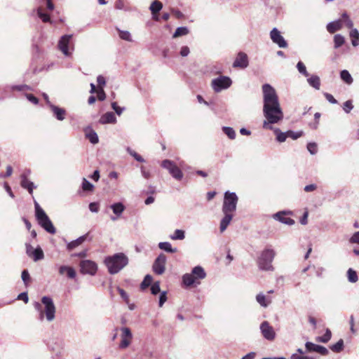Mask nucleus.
I'll return each instance as SVG.
<instances>
[{"label": "nucleus", "instance_id": "f257e3e1", "mask_svg": "<svg viewBox=\"0 0 359 359\" xmlns=\"http://www.w3.org/2000/svg\"><path fill=\"white\" fill-rule=\"evenodd\" d=\"M262 91L263 114L266 118L263 122V128L273 130L271 125L283 119V112L275 89L270 84L266 83L262 86Z\"/></svg>", "mask_w": 359, "mask_h": 359}, {"label": "nucleus", "instance_id": "f03ea898", "mask_svg": "<svg viewBox=\"0 0 359 359\" xmlns=\"http://www.w3.org/2000/svg\"><path fill=\"white\" fill-rule=\"evenodd\" d=\"M41 303L44 305V310L42 309V306L39 302L34 304V309L39 312V319L42 321L44 318L48 322H52L55 318V306L51 297L44 296L41 298Z\"/></svg>", "mask_w": 359, "mask_h": 359}, {"label": "nucleus", "instance_id": "7ed1b4c3", "mask_svg": "<svg viewBox=\"0 0 359 359\" xmlns=\"http://www.w3.org/2000/svg\"><path fill=\"white\" fill-rule=\"evenodd\" d=\"M104 263L109 273L110 274H116L128 264V258L125 254L118 252L112 256L107 257L104 259Z\"/></svg>", "mask_w": 359, "mask_h": 359}, {"label": "nucleus", "instance_id": "20e7f679", "mask_svg": "<svg viewBox=\"0 0 359 359\" xmlns=\"http://www.w3.org/2000/svg\"><path fill=\"white\" fill-rule=\"evenodd\" d=\"M35 216L39 224L48 233L55 234L56 229L48 216L41 208L36 201L34 200Z\"/></svg>", "mask_w": 359, "mask_h": 359}, {"label": "nucleus", "instance_id": "39448f33", "mask_svg": "<svg viewBox=\"0 0 359 359\" xmlns=\"http://www.w3.org/2000/svg\"><path fill=\"white\" fill-rule=\"evenodd\" d=\"M276 252L271 248L264 250L257 259L259 269L263 271H273L272 262L275 257Z\"/></svg>", "mask_w": 359, "mask_h": 359}, {"label": "nucleus", "instance_id": "423d86ee", "mask_svg": "<svg viewBox=\"0 0 359 359\" xmlns=\"http://www.w3.org/2000/svg\"><path fill=\"white\" fill-rule=\"evenodd\" d=\"M206 276V273L201 266H196L193 268L191 273H185L182 276V282L183 283L189 287L195 283L198 280H201L205 278Z\"/></svg>", "mask_w": 359, "mask_h": 359}, {"label": "nucleus", "instance_id": "0eeeda50", "mask_svg": "<svg viewBox=\"0 0 359 359\" xmlns=\"http://www.w3.org/2000/svg\"><path fill=\"white\" fill-rule=\"evenodd\" d=\"M238 197L234 192L226 191L224 194V203L222 206L223 213L233 212L236 209Z\"/></svg>", "mask_w": 359, "mask_h": 359}, {"label": "nucleus", "instance_id": "6e6552de", "mask_svg": "<svg viewBox=\"0 0 359 359\" xmlns=\"http://www.w3.org/2000/svg\"><path fill=\"white\" fill-rule=\"evenodd\" d=\"M72 39V34H65L61 36L58 41V49L65 55L70 56L74 50V46L71 41Z\"/></svg>", "mask_w": 359, "mask_h": 359}, {"label": "nucleus", "instance_id": "1a4fd4ad", "mask_svg": "<svg viewBox=\"0 0 359 359\" xmlns=\"http://www.w3.org/2000/svg\"><path fill=\"white\" fill-rule=\"evenodd\" d=\"M162 168L166 169L173 178L177 180H181L183 177L182 170L177 166L175 162L171 160L165 159L161 162Z\"/></svg>", "mask_w": 359, "mask_h": 359}, {"label": "nucleus", "instance_id": "9d476101", "mask_svg": "<svg viewBox=\"0 0 359 359\" xmlns=\"http://www.w3.org/2000/svg\"><path fill=\"white\" fill-rule=\"evenodd\" d=\"M231 80L229 77L221 76L212 81V87L217 93L229 88L231 85Z\"/></svg>", "mask_w": 359, "mask_h": 359}, {"label": "nucleus", "instance_id": "9b49d317", "mask_svg": "<svg viewBox=\"0 0 359 359\" xmlns=\"http://www.w3.org/2000/svg\"><path fill=\"white\" fill-rule=\"evenodd\" d=\"M121 341L118 345L120 349L127 348L131 344L133 335L130 329L128 327H122L120 328Z\"/></svg>", "mask_w": 359, "mask_h": 359}, {"label": "nucleus", "instance_id": "f8f14e48", "mask_svg": "<svg viewBox=\"0 0 359 359\" xmlns=\"http://www.w3.org/2000/svg\"><path fill=\"white\" fill-rule=\"evenodd\" d=\"M80 271L83 274H89L94 276L97 270V265L91 260L86 259L80 262Z\"/></svg>", "mask_w": 359, "mask_h": 359}, {"label": "nucleus", "instance_id": "ddd939ff", "mask_svg": "<svg viewBox=\"0 0 359 359\" xmlns=\"http://www.w3.org/2000/svg\"><path fill=\"white\" fill-rule=\"evenodd\" d=\"M166 260V256L163 253L157 257L153 264V271L155 273L161 275L164 273Z\"/></svg>", "mask_w": 359, "mask_h": 359}, {"label": "nucleus", "instance_id": "4468645a", "mask_svg": "<svg viewBox=\"0 0 359 359\" xmlns=\"http://www.w3.org/2000/svg\"><path fill=\"white\" fill-rule=\"evenodd\" d=\"M260 330L264 339L273 341L276 337V332L272 326L267 321H264L260 325Z\"/></svg>", "mask_w": 359, "mask_h": 359}, {"label": "nucleus", "instance_id": "2eb2a0df", "mask_svg": "<svg viewBox=\"0 0 359 359\" xmlns=\"http://www.w3.org/2000/svg\"><path fill=\"white\" fill-rule=\"evenodd\" d=\"M270 37L271 41L277 44L279 48H285L287 47V43L280 34V31L277 28H273L270 32Z\"/></svg>", "mask_w": 359, "mask_h": 359}, {"label": "nucleus", "instance_id": "dca6fc26", "mask_svg": "<svg viewBox=\"0 0 359 359\" xmlns=\"http://www.w3.org/2000/svg\"><path fill=\"white\" fill-rule=\"evenodd\" d=\"M248 55L243 52H240L233 63V67L245 69L248 66Z\"/></svg>", "mask_w": 359, "mask_h": 359}, {"label": "nucleus", "instance_id": "f3484780", "mask_svg": "<svg viewBox=\"0 0 359 359\" xmlns=\"http://www.w3.org/2000/svg\"><path fill=\"white\" fill-rule=\"evenodd\" d=\"M305 346L306 351L309 352H316L323 355H326L329 353L328 350L325 347L320 345L315 344L312 342H306Z\"/></svg>", "mask_w": 359, "mask_h": 359}, {"label": "nucleus", "instance_id": "a211bd4d", "mask_svg": "<svg viewBox=\"0 0 359 359\" xmlns=\"http://www.w3.org/2000/svg\"><path fill=\"white\" fill-rule=\"evenodd\" d=\"M110 208L112 210L113 212L116 215V217H111V219L115 221L118 217H121L123 211L125 210L124 205L121 203H115L110 205Z\"/></svg>", "mask_w": 359, "mask_h": 359}, {"label": "nucleus", "instance_id": "6ab92c4d", "mask_svg": "<svg viewBox=\"0 0 359 359\" xmlns=\"http://www.w3.org/2000/svg\"><path fill=\"white\" fill-rule=\"evenodd\" d=\"M20 185L22 188L27 189L30 194H32L34 189L36 188L34 184L27 179L26 173L21 175Z\"/></svg>", "mask_w": 359, "mask_h": 359}, {"label": "nucleus", "instance_id": "aec40b11", "mask_svg": "<svg viewBox=\"0 0 359 359\" xmlns=\"http://www.w3.org/2000/svg\"><path fill=\"white\" fill-rule=\"evenodd\" d=\"M287 214L286 212L282 211L278 212L273 215V218L281 223L287 224V225H293L294 224V220L290 217H285V215Z\"/></svg>", "mask_w": 359, "mask_h": 359}, {"label": "nucleus", "instance_id": "412c9836", "mask_svg": "<svg viewBox=\"0 0 359 359\" xmlns=\"http://www.w3.org/2000/svg\"><path fill=\"white\" fill-rule=\"evenodd\" d=\"M89 233H87L86 234L80 236L79 238H76L74 241H72L67 244V249L69 251H72V250L75 249L78 246L81 245L83 242H85L88 237Z\"/></svg>", "mask_w": 359, "mask_h": 359}, {"label": "nucleus", "instance_id": "4be33fe9", "mask_svg": "<svg viewBox=\"0 0 359 359\" xmlns=\"http://www.w3.org/2000/svg\"><path fill=\"white\" fill-rule=\"evenodd\" d=\"M49 107L53 111L54 116L58 121H63L65 118L66 111L63 108H60L53 104H50Z\"/></svg>", "mask_w": 359, "mask_h": 359}, {"label": "nucleus", "instance_id": "5701e85b", "mask_svg": "<svg viewBox=\"0 0 359 359\" xmlns=\"http://www.w3.org/2000/svg\"><path fill=\"white\" fill-rule=\"evenodd\" d=\"M59 273L60 275L67 273V276L70 279L75 278L76 276V271L73 267L65 265H62L59 267Z\"/></svg>", "mask_w": 359, "mask_h": 359}, {"label": "nucleus", "instance_id": "b1692460", "mask_svg": "<svg viewBox=\"0 0 359 359\" xmlns=\"http://www.w3.org/2000/svg\"><path fill=\"white\" fill-rule=\"evenodd\" d=\"M116 118L113 112H107L100 118V123L102 124L115 123Z\"/></svg>", "mask_w": 359, "mask_h": 359}, {"label": "nucleus", "instance_id": "393cba45", "mask_svg": "<svg viewBox=\"0 0 359 359\" xmlns=\"http://www.w3.org/2000/svg\"><path fill=\"white\" fill-rule=\"evenodd\" d=\"M224 214V217L222 219L220 222L219 229L221 232H224L226 229L233 217L232 212H226Z\"/></svg>", "mask_w": 359, "mask_h": 359}, {"label": "nucleus", "instance_id": "a878e982", "mask_svg": "<svg viewBox=\"0 0 359 359\" xmlns=\"http://www.w3.org/2000/svg\"><path fill=\"white\" fill-rule=\"evenodd\" d=\"M341 27H342L341 20L331 22L327 25V30L331 34H333V33L336 32L337 31L340 30L341 29Z\"/></svg>", "mask_w": 359, "mask_h": 359}, {"label": "nucleus", "instance_id": "bb28decb", "mask_svg": "<svg viewBox=\"0 0 359 359\" xmlns=\"http://www.w3.org/2000/svg\"><path fill=\"white\" fill-rule=\"evenodd\" d=\"M307 81L309 84L314 88L316 90L320 89V80L319 76L316 75H312L311 77L308 78Z\"/></svg>", "mask_w": 359, "mask_h": 359}, {"label": "nucleus", "instance_id": "cd10ccee", "mask_svg": "<svg viewBox=\"0 0 359 359\" xmlns=\"http://www.w3.org/2000/svg\"><path fill=\"white\" fill-rule=\"evenodd\" d=\"M163 8V4L158 0H154L150 5L149 9L153 15L158 13Z\"/></svg>", "mask_w": 359, "mask_h": 359}, {"label": "nucleus", "instance_id": "c85d7f7f", "mask_svg": "<svg viewBox=\"0 0 359 359\" xmlns=\"http://www.w3.org/2000/svg\"><path fill=\"white\" fill-rule=\"evenodd\" d=\"M31 257L33 258L34 262H37L43 259L44 254L42 249L40 247L35 248L34 250H32V255Z\"/></svg>", "mask_w": 359, "mask_h": 359}, {"label": "nucleus", "instance_id": "c756f323", "mask_svg": "<svg viewBox=\"0 0 359 359\" xmlns=\"http://www.w3.org/2000/svg\"><path fill=\"white\" fill-rule=\"evenodd\" d=\"M273 130L274 131V133L276 135V140L278 142H284L288 137L287 132L283 133L279 128H273Z\"/></svg>", "mask_w": 359, "mask_h": 359}, {"label": "nucleus", "instance_id": "7c9ffc66", "mask_svg": "<svg viewBox=\"0 0 359 359\" xmlns=\"http://www.w3.org/2000/svg\"><path fill=\"white\" fill-rule=\"evenodd\" d=\"M158 248L167 252L174 253L177 252L176 248H172L169 242H161L158 243Z\"/></svg>", "mask_w": 359, "mask_h": 359}, {"label": "nucleus", "instance_id": "2f4dec72", "mask_svg": "<svg viewBox=\"0 0 359 359\" xmlns=\"http://www.w3.org/2000/svg\"><path fill=\"white\" fill-rule=\"evenodd\" d=\"M256 299H257V302L262 306H264V307H266L268 306V305L271 303V299H267L266 297V296L262 294V293H260V294H258L256 297Z\"/></svg>", "mask_w": 359, "mask_h": 359}, {"label": "nucleus", "instance_id": "473e14b6", "mask_svg": "<svg viewBox=\"0 0 359 359\" xmlns=\"http://www.w3.org/2000/svg\"><path fill=\"white\" fill-rule=\"evenodd\" d=\"M340 77L341 80H343L348 85L351 84L353 81V79L350 73L348 72V71L345 69L341 71Z\"/></svg>", "mask_w": 359, "mask_h": 359}, {"label": "nucleus", "instance_id": "72a5a7b5", "mask_svg": "<svg viewBox=\"0 0 359 359\" xmlns=\"http://www.w3.org/2000/svg\"><path fill=\"white\" fill-rule=\"evenodd\" d=\"M86 137L90 143L93 144H95L99 142L98 135L93 130H90L88 133H86Z\"/></svg>", "mask_w": 359, "mask_h": 359}, {"label": "nucleus", "instance_id": "f704fd0d", "mask_svg": "<svg viewBox=\"0 0 359 359\" xmlns=\"http://www.w3.org/2000/svg\"><path fill=\"white\" fill-rule=\"evenodd\" d=\"M189 29L187 27H177L174 32L172 37L177 38L182 36H185L189 34Z\"/></svg>", "mask_w": 359, "mask_h": 359}, {"label": "nucleus", "instance_id": "c9c22d12", "mask_svg": "<svg viewBox=\"0 0 359 359\" xmlns=\"http://www.w3.org/2000/svg\"><path fill=\"white\" fill-rule=\"evenodd\" d=\"M172 240H183L185 238V232L181 229H176L174 233L170 236Z\"/></svg>", "mask_w": 359, "mask_h": 359}, {"label": "nucleus", "instance_id": "e433bc0d", "mask_svg": "<svg viewBox=\"0 0 359 359\" xmlns=\"http://www.w3.org/2000/svg\"><path fill=\"white\" fill-rule=\"evenodd\" d=\"M347 278L348 281L352 283H356L358 280L356 271L352 269L347 271Z\"/></svg>", "mask_w": 359, "mask_h": 359}, {"label": "nucleus", "instance_id": "4c0bfd02", "mask_svg": "<svg viewBox=\"0 0 359 359\" xmlns=\"http://www.w3.org/2000/svg\"><path fill=\"white\" fill-rule=\"evenodd\" d=\"M118 32L119 37L126 41H132V36L128 31L121 30L119 28H116Z\"/></svg>", "mask_w": 359, "mask_h": 359}, {"label": "nucleus", "instance_id": "58836bf2", "mask_svg": "<svg viewBox=\"0 0 359 359\" xmlns=\"http://www.w3.org/2000/svg\"><path fill=\"white\" fill-rule=\"evenodd\" d=\"M345 42L344 37L341 34H336L334 36V48H338L341 47Z\"/></svg>", "mask_w": 359, "mask_h": 359}, {"label": "nucleus", "instance_id": "ea45409f", "mask_svg": "<svg viewBox=\"0 0 359 359\" xmlns=\"http://www.w3.org/2000/svg\"><path fill=\"white\" fill-rule=\"evenodd\" d=\"M344 348V341L343 339H339L336 344L332 345L330 346V349L335 353H339L343 350Z\"/></svg>", "mask_w": 359, "mask_h": 359}, {"label": "nucleus", "instance_id": "a19ab883", "mask_svg": "<svg viewBox=\"0 0 359 359\" xmlns=\"http://www.w3.org/2000/svg\"><path fill=\"white\" fill-rule=\"evenodd\" d=\"M37 15H38L39 18H40L43 22H50L51 23L50 15L47 13H43L41 8H39L37 9Z\"/></svg>", "mask_w": 359, "mask_h": 359}, {"label": "nucleus", "instance_id": "79ce46f5", "mask_svg": "<svg viewBox=\"0 0 359 359\" xmlns=\"http://www.w3.org/2000/svg\"><path fill=\"white\" fill-rule=\"evenodd\" d=\"M222 130L225 135L231 140H233L236 137V133L233 128L224 126L222 128Z\"/></svg>", "mask_w": 359, "mask_h": 359}, {"label": "nucleus", "instance_id": "37998d69", "mask_svg": "<svg viewBox=\"0 0 359 359\" xmlns=\"http://www.w3.org/2000/svg\"><path fill=\"white\" fill-rule=\"evenodd\" d=\"M332 333L331 331L327 328L325 330V333L323 336L318 337V341L323 343H327L331 339Z\"/></svg>", "mask_w": 359, "mask_h": 359}, {"label": "nucleus", "instance_id": "c03bdc74", "mask_svg": "<svg viewBox=\"0 0 359 359\" xmlns=\"http://www.w3.org/2000/svg\"><path fill=\"white\" fill-rule=\"evenodd\" d=\"M297 68L300 74H302V75H304V76L308 77L309 76V74L306 70V66L304 65V64L302 62H301V61L298 62V63L297 64Z\"/></svg>", "mask_w": 359, "mask_h": 359}, {"label": "nucleus", "instance_id": "a18cd8bd", "mask_svg": "<svg viewBox=\"0 0 359 359\" xmlns=\"http://www.w3.org/2000/svg\"><path fill=\"white\" fill-rule=\"evenodd\" d=\"M152 282V277L150 275H147L143 281L142 282L140 287L142 290H144L145 288L148 287Z\"/></svg>", "mask_w": 359, "mask_h": 359}, {"label": "nucleus", "instance_id": "49530a36", "mask_svg": "<svg viewBox=\"0 0 359 359\" xmlns=\"http://www.w3.org/2000/svg\"><path fill=\"white\" fill-rule=\"evenodd\" d=\"M341 18H342L341 21L344 20L346 26L348 28L352 29V27L353 26V23L352 20L348 18L347 13H344L341 15Z\"/></svg>", "mask_w": 359, "mask_h": 359}, {"label": "nucleus", "instance_id": "de8ad7c7", "mask_svg": "<svg viewBox=\"0 0 359 359\" xmlns=\"http://www.w3.org/2000/svg\"><path fill=\"white\" fill-rule=\"evenodd\" d=\"M93 187H93V184H91L86 179L83 178V182H82V189L83 191H90L93 189Z\"/></svg>", "mask_w": 359, "mask_h": 359}, {"label": "nucleus", "instance_id": "09e8293b", "mask_svg": "<svg viewBox=\"0 0 359 359\" xmlns=\"http://www.w3.org/2000/svg\"><path fill=\"white\" fill-rule=\"evenodd\" d=\"M12 90H18V91H23V90H31V88L27 85H14L11 87Z\"/></svg>", "mask_w": 359, "mask_h": 359}, {"label": "nucleus", "instance_id": "8fccbe9b", "mask_svg": "<svg viewBox=\"0 0 359 359\" xmlns=\"http://www.w3.org/2000/svg\"><path fill=\"white\" fill-rule=\"evenodd\" d=\"M307 149L311 154L314 155L318 151L317 144L314 142H310L307 144Z\"/></svg>", "mask_w": 359, "mask_h": 359}, {"label": "nucleus", "instance_id": "3c124183", "mask_svg": "<svg viewBox=\"0 0 359 359\" xmlns=\"http://www.w3.org/2000/svg\"><path fill=\"white\" fill-rule=\"evenodd\" d=\"M353 108L351 100H347L344 103L343 109L346 113H349Z\"/></svg>", "mask_w": 359, "mask_h": 359}, {"label": "nucleus", "instance_id": "603ef678", "mask_svg": "<svg viewBox=\"0 0 359 359\" xmlns=\"http://www.w3.org/2000/svg\"><path fill=\"white\" fill-rule=\"evenodd\" d=\"M111 108L115 111L116 114H118V116H120L125 109V108L120 107L119 106H118L117 103L115 102L111 103Z\"/></svg>", "mask_w": 359, "mask_h": 359}, {"label": "nucleus", "instance_id": "864d4df0", "mask_svg": "<svg viewBox=\"0 0 359 359\" xmlns=\"http://www.w3.org/2000/svg\"><path fill=\"white\" fill-rule=\"evenodd\" d=\"M287 135L288 137H291L293 140H297V138L300 137L302 135V132H294L292 130H288Z\"/></svg>", "mask_w": 359, "mask_h": 359}, {"label": "nucleus", "instance_id": "5fc2aeb1", "mask_svg": "<svg viewBox=\"0 0 359 359\" xmlns=\"http://www.w3.org/2000/svg\"><path fill=\"white\" fill-rule=\"evenodd\" d=\"M21 278L25 285H27V282L30 279V276L27 270H23L22 272Z\"/></svg>", "mask_w": 359, "mask_h": 359}, {"label": "nucleus", "instance_id": "6e6d98bb", "mask_svg": "<svg viewBox=\"0 0 359 359\" xmlns=\"http://www.w3.org/2000/svg\"><path fill=\"white\" fill-rule=\"evenodd\" d=\"M160 284L158 282L154 283L151 287V292L153 294H157L158 292H160Z\"/></svg>", "mask_w": 359, "mask_h": 359}, {"label": "nucleus", "instance_id": "4d7b16f0", "mask_svg": "<svg viewBox=\"0 0 359 359\" xmlns=\"http://www.w3.org/2000/svg\"><path fill=\"white\" fill-rule=\"evenodd\" d=\"M118 293H119L120 296L121 297V298L126 302V303L128 304L129 303V297H128V294L123 289H121L120 287H118Z\"/></svg>", "mask_w": 359, "mask_h": 359}, {"label": "nucleus", "instance_id": "13d9d810", "mask_svg": "<svg viewBox=\"0 0 359 359\" xmlns=\"http://www.w3.org/2000/svg\"><path fill=\"white\" fill-rule=\"evenodd\" d=\"M167 300V293L166 292L163 291L160 294V297H159V302H158V305L160 307H161L163 304L166 302Z\"/></svg>", "mask_w": 359, "mask_h": 359}, {"label": "nucleus", "instance_id": "bf43d9fd", "mask_svg": "<svg viewBox=\"0 0 359 359\" xmlns=\"http://www.w3.org/2000/svg\"><path fill=\"white\" fill-rule=\"evenodd\" d=\"M97 98L100 101H103L106 98V94L104 93V90L102 88H100L97 90Z\"/></svg>", "mask_w": 359, "mask_h": 359}, {"label": "nucleus", "instance_id": "052dcab7", "mask_svg": "<svg viewBox=\"0 0 359 359\" xmlns=\"http://www.w3.org/2000/svg\"><path fill=\"white\" fill-rule=\"evenodd\" d=\"M97 84H98V88H103V87L106 84L105 79L102 75H100V76H97Z\"/></svg>", "mask_w": 359, "mask_h": 359}, {"label": "nucleus", "instance_id": "680f3d73", "mask_svg": "<svg viewBox=\"0 0 359 359\" xmlns=\"http://www.w3.org/2000/svg\"><path fill=\"white\" fill-rule=\"evenodd\" d=\"M89 210L92 212H97L99 211V205L97 203L93 202L89 204Z\"/></svg>", "mask_w": 359, "mask_h": 359}, {"label": "nucleus", "instance_id": "e2e57ef3", "mask_svg": "<svg viewBox=\"0 0 359 359\" xmlns=\"http://www.w3.org/2000/svg\"><path fill=\"white\" fill-rule=\"evenodd\" d=\"M190 53L189 48L187 46H182L180 50V55L182 57L187 56Z\"/></svg>", "mask_w": 359, "mask_h": 359}, {"label": "nucleus", "instance_id": "0e129e2a", "mask_svg": "<svg viewBox=\"0 0 359 359\" xmlns=\"http://www.w3.org/2000/svg\"><path fill=\"white\" fill-rule=\"evenodd\" d=\"M326 100L332 103V104H337V100L330 93H325L324 94Z\"/></svg>", "mask_w": 359, "mask_h": 359}, {"label": "nucleus", "instance_id": "69168bd1", "mask_svg": "<svg viewBox=\"0 0 359 359\" xmlns=\"http://www.w3.org/2000/svg\"><path fill=\"white\" fill-rule=\"evenodd\" d=\"M350 242L352 243H357L359 245V231L355 232L350 238Z\"/></svg>", "mask_w": 359, "mask_h": 359}, {"label": "nucleus", "instance_id": "338daca9", "mask_svg": "<svg viewBox=\"0 0 359 359\" xmlns=\"http://www.w3.org/2000/svg\"><path fill=\"white\" fill-rule=\"evenodd\" d=\"M349 35L351 39H359V32L357 29H351Z\"/></svg>", "mask_w": 359, "mask_h": 359}, {"label": "nucleus", "instance_id": "774afa93", "mask_svg": "<svg viewBox=\"0 0 359 359\" xmlns=\"http://www.w3.org/2000/svg\"><path fill=\"white\" fill-rule=\"evenodd\" d=\"M290 359H315V358L313 357H310V356H301L297 353H293L291 355Z\"/></svg>", "mask_w": 359, "mask_h": 359}]
</instances>
